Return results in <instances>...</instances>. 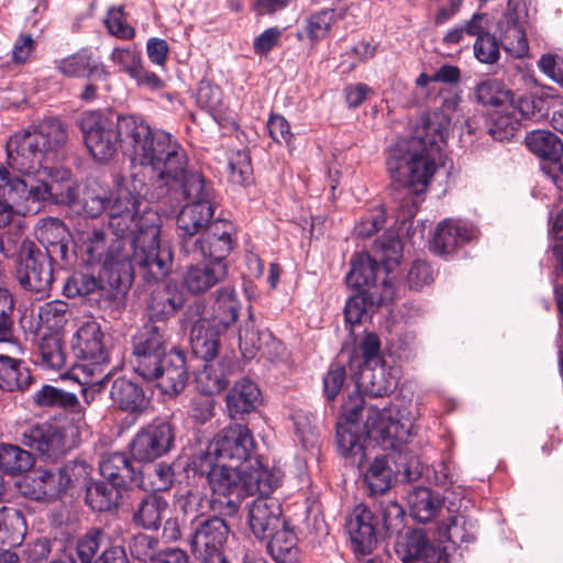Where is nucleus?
<instances>
[{
    "label": "nucleus",
    "instance_id": "nucleus-1",
    "mask_svg": "<svg viewBox=\"0 0 563 563\" xmlns=\"http://www.w3.org/2000/svg\"><path fill=\"white\" fill-rule=\"evenodd\" d=\"M343 410L345 422L338 423L336 442L344 456L352 457L361 468L367 460V446L374 442L384 450H399L398 462L404 466V476L408 482L421 478L423 463L417 455L400 449L412 434V421L393 419L386 407L380 410L357 391L349 396Z\"/></svg>",
    "mask_w": 563,
    "mask_h": 563
},
{
    "label": "nucleus",
    "instance_id": "nucleus-2",
    "mask_svg": "<svg viewBox=\"0 0 563 563\" xmlns=\"http://www.w3.org/2000/svg\"><path fill=\"white\" fill-rule=\"evenodd\" d=\"M448 124L446 114L422 118L411 137L399 140L389 148L387 168L391 179L399 185L402 207L410 205V217L417 211L420 195L437 169L435 159L445 142Z\"/></svg>",
    "mask_w": 563,
    "mask_h": 563
},
{
    "label": "nucleus",
    "instance_id": "nucleus-3",
    "mask_svg": "<svg viewBox=\"0 0 563 563\" xmlns=\"http://www.w3.org/2000/svg\"><path fill=\"white\" fill-rule=\"evenodd\" d=\"M128 236L108 238L102 229H92L79 233V250L82 261L88 265L102 264V280L119 290L131 286V263L126 250Z\"/></svg>",
    "mask_w": 563,
    "mask_h": 563
},
{
    "label": "nucleus",
    "instance_id": "nucleus-4",
    "mask_svg": "<svg viewBox=\"0 0 563 563\" xmlns=\"http://www.w3.org/2000/svg\"><path fill=\"white\" fill-rule=\"evenodd\" d=\"M162 221L155 211H145L129 239L131 282L137 268L148 283L167 276L172 269L173 255L168 246L159 241Z\"/></svg>",
    "mask_w": 563,
    "mask_h": 563
},
{
    "label": "nucleus",
    "instance_id": "nucleus-5",
    "mask_svg": "<svg viewBox=\"0 0 563 563\" xmlns=\"http://www.w3.org/2000/svg\"><path fill=\"white\" fill-rule=\"evenodd\" d=\"M207 457H194L192 471L206 476L212 490L211 507L222 516L238 512L245 497V466L213 462Z\"/></svg>",
    "mask_w": 563,
    "mask_h": 563
},
{
    "label": "nucleus",
    "instance_id": "nucleus-6",
    "mask_svg": "<svg viewBox=\"0 0 563 563\" xmlns=\"http://www.w3.org/2000/svg\"><path fill=\"white\" fill-rule=\"evenodd\" d=\"M92 467L84 459H75L56 470L37 468L25 479L24 494L38 501L62 499L68 490L86 486Z\"/></svg>",
    "mask_w": 563,
    "mask_h": 563
},
{
    "label": "nucleus",
    "instance_id": "nucleus-7",
    "mask_svg": "<svg viewBox=\"0 0 563 563\" xmlns=\"http://www.w3.org/2000/svg\"><path fill=\"white\" fill-rule=\"evenodd\" d=\"M57 183L38 185L27 184L20 177L7 179L0 184V200L20 212H35L41 201L53 200L57 203L74 205L78 198L77 188L67 185L65 191L59 189Z\"/></svg>",
    "mask_w": 563,
    "mask_h": 563
},
{
    "label": "nucleus",
    "instance_id": "nucleus-8",
    "mask_svg": "<svg viewBox=\"0 0 563 563\" xmlns=\"http://www.w3.org/2000/svg\"><path fill=\"white\" fill-rule=\"evenodd\" d=\"M135 159L142 166H147L155 174V184L158 186L164 179H177L184 164H188L185 150L170 133L156 130L155 134L142 147Z\"/></svg>",
    "mask_w": 563,
    "mask_h": 563
},
{
    "label": "nucleus",
    "instance_id": "nucleus-9",
    "mask_svg": "<svg viewBox=\"0 0 563 563\" xmlns=\"http://www.w3.org/2000/svg\"><path fill=\"white\" fill-rule=\"evenodd\" d=\"M251 430L242 423H231L210 441L205 452L195 457H207L213 462L247 466L255 452Z\"/></svg>",
    "mask_w": 563,
    "mask_h": 563
},
{
    "label": "nucleus",
    "instance_id": "nucleus-10",
    "mask_svg": "<svg viewBox=\"0 0 563 563\" xmlns=\"http://www.w3.org/2000/svg\"><path fill=\"white\" fill-rule=\"evenodd\" d=\"M54 261L32 240L23 241L15 261V276L20 286L27 291L46 295L54 280Z\"/></svg>",
    "mask_w": 563,
    "mask_h": 563
},
{
    "label": "nucleus",
    "instance_id": "nucleus-11",
    "mask_svg": "<svg viewBox=\"0 0 563 563\" xmlns=\"http://www.w3.org/2000/svg\"><path fill=\"white\" fill-rule=\"evenodd\" d=\"M143 197L137 190L135 180L118 184L110 195L108 227L113 235L130 236L136 230V223L143 217L141 212ZM146 211H152L146 209Z\"/></svg>",
    "mask_w": 563,
    "mask_h": 563
},
{
    "label": "nucleus",
    "instance_id": "nucleus-12",
    "mask_svg": "<svg viewBox=\"0 0 563 563\" xmlns=\"http://www.w3.org/2000/svg\"><path fill=\"white\" fill-rule=\"evenodd\" d=\"M132 364L135 373L143 379L156 373L166 351V329L147 323L133 336Z\"/></svg>",
    "mask_w": 563,
    "mask_h": 563
},
{
    "label": "nucleus",
    "instance_id": "nucleus-13",
    "mask_svg": "<svg viewBox=\"0 0 563 563\" xmlns=\"http://www.w3.org/2000/svg\"><path fill=\"white\" fill-rule=\"evenodd\" d=\"M85 144L96 161L110 159L118 150L120 142L119 121L114 123L101 112H88L80 122Z\"/></svg>",
    "mask_w": 563,
    "mask_h": 563
},
{
    "label": "nucleus",
    "instance_id": "nucleus-14",
    "mask_svg": "<svg viewBox=\"0 0 563 563\" xmlns=\"http://www.w3.org/2000/svg\"><path fill=\"white\" fill-rule=\"evenodd\" d=\"M384 254L379 261L373 258L367 253L355 254L351 260V271L346 275V283L353 288H369L377 286L375 280L378 273L382 271V266L387 275L394 266L398 265V260L401 254V242L398 238L388 239L387 243L382 244Z\"/></svg>",
    "mask_w": 563,
    "mask_h": 563
},
{
    "label": "nucleus",
    "instance_id": "nucleus-15",
    "mask_svg": "<svg viewBox=\"0 0 563 563\" xmlns=\"http://www.w3.org/2000/svg\"><path fill=\"white\" fill-rule=\"evenodd\" d=\"M229 533V525L223 518L219 516L198 518L192 526L191 550L202 562L228 559L222 548L228 540Z\"/></svg>",
    "mask_w": 563,
    "mask_h": 563
},
{
    "label": "nucleus",
    "instance_id": "nucleus-16",
    "mask_svg": "<svg viewBox=\"0 0 563 563\" xmlns=\"http://www.w3.org/2000/svg\"><path fill=\"white\" fill-rule=\"evenodd\" d=\"M175 438V427L169 421H155L135 434L131 454L140 462H152L173 449Z\"/></svg>",
    "mask_w": 563,
    "mask_h": 563
},
{
    "label": "nucleus",
    "instance_id": "nucleus-17",
    "mask_svg": "<svg viewBox=\"0 0 563 563\" xmlns=\"http://www.w3.org/2000/svg\"><path fill=\"white\" fill-rule=\"evenodd\" d=\"M21 443L37 453L45 462H56L71 449L65 430L49 424H34L21 433Z\"/></svg>",
    "mask_w": 563,
    "mask_h": 563
},
{
    "label": "nucleus",
    "instance_id": "nucleus-18",
    "mask_svg": "<svg viewBox=\"0 0 563 563\" xmlns=\"http://www.w3.org/2000/svg\"><path fill=\"white\" fill-rule=\"evenodd\" d=\"M214 205L186 203L176 221L177 239L180 252H195L198 238L211 225Z\"/></svg>",
    "mask_w": 563,
    "mask_h": 563
},
{
    "label": "nucleus",
    "instance_id": "nucleus-19",
    "mask_svg": "<svg viewBox=\"0 0 563 563\" xmlns=\"http://www.w3.org/2000/svg\"><path fill=\"white\" fill-rule=\"evenodd\" d=\"M234 227L224 219H216L205 233L198 238L195 252H181L194 258H209L210 262L225 263V258L235 246Z\"/></svg>",
    "mask_w": 563,
    "mask_h": 563
},
{
    "label": "nucleus",
    "instance_id": "nucleus-20",
    "mask_svg": "<svg viewBox=\"0 0 563 563\" xmlns=\"http://www.w3.org/2000/svg\"><path fill=\"white\" fill-rule=\"evenodd\" d=\"M394 296L393 283L384 277L380 286L365 288L347 299L344 308L345 322L351 327L362 323L363 320L372 318L378 307L391 301Z\"/></svg>",
    "mask_w": 563,
    "mask_h": 563
},
{
    "label": "nucleus",
    "instance_id": "nucleus-21",
    "mask_svg": "<svg viewBox=\"0 0 563 563\" xmlns=\"http://www.w3.org/2000/svg\"><path fill=\"white\" fill-rule=\"evenodd\" d=\"M188 164L183 165V169L177 179H164L157 188L162 190L158 197L174 191L183 197L187 203L213 205V188L205 176L194 169L187 168Z\"/></svg>",
    "mask_w": 563,
    "mask_h": 563
},
{
    "label": "nucleus",
    "instance_id": "nucleus-22",
    "mask_svg": "<svg viewBox=\"0 0 563 563\" xmlns=\"http://www.w3.org/2000/svg\"><path fill=\"white\" fill-rule=\"evenodd\" d=\"M346 530L356 553H372L380 536V528L374 514L364 505H357L346 519Z\"/></svg>",
    "mask_w": 563,
    "mask_h": 563
},
{
    "label": "nucleus",
    "instance_id": "nucleus-23",
    "mask_svg": "<svg viewBox=\"0 0 563 563\" xmlns=\"http://www.w3.org/2000/svg\"><path fill=\"white\" fill-rule=\"evenodd\" d=\"M8 166L21 174H30L41 166L46 154L30 131L16 133L5 145Z\"/></svg>",
    "mask_w": 563,
    "mask_h": 563
},
{
    "label": "nucleus",
    "instance_id": "nucleus-24",
    "mask_svg": "<svg viewBox=\"0 0 563 563\" xmlns=\"http://www.w3.org/2000/svg\"><path fill=\"white\" fill-rule=\"evenodd\" d=\"M114 290L118 289L111 287L110 284L102 280V268L100 269L99 277H95L90 274L74 273L65 283L63 291L68 298H75L77 296L87 297L95 292L99 295L100 306L104 303V308L118 307L128 289H122L118 296L114 295Z\"/></svg>",
    "mask_w": 563,
    "mask_h": 563
},
{
    "label": "nucleus",
    "instance_id": "nucleus-25",
    "mask_svg": "<svg viewBox=\"0 0 563 563\" xmlns=\"http://www.w3.org/2000/svg\"><path fill=\"white\" fill-rule=\"evenodd\" d=\"M156 367V373L151 377H145L144 380H156V386L163 394L170 397L178 396L188 382L184 353L178 350H170Z\"/></svg>",
    "mask_w": 563,
    "mask_h": 563
},
{
    "label": "nucleus",
    "instance_id": "nucleus-26",
    "mask_svg": "<svg viewBox=\"0 0 563 563\" xmlns=\"http://www.w3.org/2000/svg\"><path fill=\"white\" fill-rule=\"evenodd\" d=\"M185 294L175 283L157 285L146 299V316L154 322H166L184 308Z\"/></svg>",
    "mask_w": 563,
    "mask_h": 563
},
{
    "label": "nucleus",
    "instance_id": "nucleus-27",
    "mask_svg": "<svg viewBox=\"0 0 563 563\" xmlns=\"http://www.w3.org/2000/svg\"><path fill=\"white\" fill-rule=\"evenodd\" d=\"M282 514V506L277 499L271 497L256 498L250 505L247 514V523L252 533L257 539H268L286 523Z\"/></svg>",
    "mask_w": 563,
    "mask_h": 563
},
{
    "label": "nucleus",
    "instance_id": "nucleus-28",
    "mask_svg": "<svg viewBox=\"0 0 563 563\" xmlns=\"http://www.w3.org/2000/svg\"><path fill=\"white\" fill-rule=\"evenodd\" d=\"M73 351L78 358L92 365L108 363L104 333L98 322L87 321L79 327L74 336Z\"/></svg>",
    "mask_w": 563,
    "mask_h": 563
},
{
    "label": "nucleus",
    "instance_id": "nucleus-29",
    "mask_svg": "<svg viewBox=\"0 0 563 563\" xmlns=\"http://www.w3.org/2000/svg\"><path fill=\"white\" fill-rule=\"evenodd\" d=\"M227 263L207 262L189 265L183 275V286L192 295L209 291L228 277Z\"/></svg>",
    "mask_w": 563,
    "mask_h": 563
},
{
    "label": "nucleus",
    "instance_id": "nucleus-30",
    "mask_svg": "<svg viewBox=\"0 0 563 563\" xmlns=\"http://www.w3.org/2000/svg\"><path fill=\"white\" fill-rule=\"evenodd\" d=\"M36 238L47 254L55 261H68L71 235L65 223L57 218L41 220Z\"/></svg>",
    "mask_w": 563,
    "mask_h": 563
},
{
    "label": "nucleus",
    "instance_id": "nucleus-31",
    "mask_svg": "<svg viewBox=\"0 0 563 563\" xmlns=\"http://www.w3.org/2000/svg\"><path fill=\"white\" fill-rule=\"evenodd\" d=\"M99 468L103 478L119 488H125L133 483L144 485L142 481L139 482L143 471L136 467L125 453L108 454L100 462Z\"/></svg>",
    "mask_w": 563,
    "mask_h": 563
},
{
    "label": "nucleus",
    "instance_id": "nucleus-32",
    "mask_svg": "<svg viewBox=\"0 0 563 563\" xmlns=\"http://www.w3.org/2000/svg\"><path fill=\"white\" fill-rule=\"evenodd\" d=\"M211 305L210 322L220 328V330L228 331L233 327L242 309V302L234 287L223 286L217 289L213 295Z\"/></svg>",
    "mask_w": 563,
    "mask_h": 563
},
{
    "label": "nucleus",
    "instance_id": "nucleus-33",
    "mask_svg": "<svg viewBox=\"0 0 563 563\" xmlns=\"http://www.w3.org/2000/svg\"><path fill=\"white\" fill-rule=\"evenodd\" d=\"M168 509V501L156 493H147L132 508V522L144 530L157 531Z\"/></svg>",
    "mask_w": 563,
    "mask_h": 563
},
{
    "label": "nucleus",
    "instance_id": "nucleus-34",
    "mask_svg": "<svg viewBox=\"0 0 563 563\" xmlns=\"http://www.w3.org/2000/svg\"><path fill=\"white\" fill-rule=\"evenodd\" d=\"M225 330L212 324L209 320H201L191 327L190 344L192 353L203 362H214L220 351V338Z\"/></svg>",
    "mask_w": 563,
    "mask_h": 563
},
{
    "label": "nucleus",
    "instance_id": "nucleus-35",
    "mask_svg": "<svg viewBox=\"0 0 563 563\" xmlns=\"http://www.w3.org/2000/svg\"><path fill=\"white\" fill-rule=\"evenodd\" d=\"M110 398L120 410L130 413H142L150 405L143 388L124 377L113 380Z\"/></svg>",
    "mask_w": 563,
    "mask_h": 563
},
{
    "label": "nucleus",
    "instance_id": "nucleus-36",
    "mask_svg": "<svg viewBox=\"0 0 563 563\" xmlns=\"http://www.w3.org/2000/svg\"><path fill=\"white\" fill-rule=\"evenodd\" d=\"M261 401V391L250 379H241L230 389L225 397L229 416L233 420L254 411Z\"/></svg>",
    "mask_w": 563,
    "mask_h": 563
},
{
    "label": "nucleus",
    "instance_id": "nucleus-37",
    "mask_svg": "<svg viewBox=\"0 0 563 563\" xmlns=\"http://www.w3.org/2000/svg\"><path fill=\"white\" fill-rule=\"evenodd\" d=\"M473 238V229H468L457 221L444 220L439 223L435 230L432 249L438 255H450L459 246L470 242Z\"/></svg>",
    "mask_w": 563,
    "mask_h": 563
},
{
    "label": "nucleus",
    "instance_id": "nucleus-38",
    "mask_svg": "<svg viewBox=\"0 0 563 563\" xmlns=\"http://www.w3.org/2000/svg\"><path fill=\"white\" fill-rule=\"evenodd\" d=\"M280 481L279 468H269L256 460L254 465L245 466V497L255 494H258L260 497H269L268 495L279 486Z\"/></svg>",
    "mask_w": 563,
    "mask_h": 563
},
{
    "label": "nucleus",
    "instance_id": "nucleus-39",
    "mask_svg": "<svg viewBox=\"0 0 563 563\" xmlns=\"http://www.w3.org/2000/svg\"><path fill=\"white\" fill-rule=\"evenodd\" d=\"M120 143L122 146L131 148L134 158L140 153L143 146L155 134L150 124L141 117L123 115L118 117Z\"/></svg>",
    "mask_w": 563,
    "mask_h": 563
},
{
    "label": "nucleus",
    "instance_id": "nucleus-40",
    "mask_svg": "<svg viewBox=\"0 0 563 563\" xmlns=\"http://www.w3.org/2000/svg\"><path fill=\"white\" fill-rule=\"evenodd\" d=\"M56 68L67 77H81L87 75L88 78L96 77L104 81V89H109V73L103 66L91 59L86 52H79L60 60H56Z\"/></svg>",
    "mask_w": 563,
    "mask_h": 563
},
{
    "label": "nucleus",
    "instance_id": "nucleus-41",
    "mask_svg": "<svg viewBox=\"0 0 563 563\" xmlns=\"http://www.w3.org/2000/svg\"><path fill=\"white\" fill-rule=\"evenodd\" d=\"M407 503L412 518L421 523L433 520L442 508L443 500L428 487H413Z\"/></svg>",
    "mask_w": 563,
    "mask_h": 563
},
{
    "label": "nucleus",
    "instance_id": "nucleus-42",
    "mask_svg": "<svg viewBox=\"0 0 563 563\" xmlns=\"http://www.w3.org/2000/svg\"><path fill=\"white\" fill-rule=\"evenodd\" d=\"M358 385L364 388L365 396L377 398L390 394L396 388L397 383L395 378L389 375L383 362L361 366Z\"/></svg>",
    "mask_w": 563,
    "mask_h": 563
},
{
    "label": "nucleus",
    "instance_id": "nucleus-43",
    "mask_svg": "<svg viewBox=\"0 0 563 563\" xmlns=\"http://www.w3.org/2000/svg\"><path fill=\"white\" fill-rule=\"evenodd\" d=\"M233 363L229 361L205 362L202 369L196 376L199 390L205 395H213L222 391L228 385V375Z\"/></svg>",
    "mask_w": 563,
    "mask_h": 563
},
{
    "label": "nucleus",
    "instance_id": "nucleus-44",
    "mask_svg": "<svg viewBox=\"0 0 563 563\" xmlns=\"http://www.w3.org/2000/svg\"><path fill=\"white\" fill-rule=\"evenodd\" d=\"M267 550L276 563H297L299 548L295 532L285 523L268 537Z\"/></svg>",
    "mask_w": 563,
    "mask_h": 563
},
{
    "label": "nucleus",
    "instance_id": "nucleus-45",
    "mask_svg": "<svg viewBox=\"0 0 563 563\" xmlns=\"http://www.w3.org/2000/svg\"><path fill=\"white\" fill-rule=\"evenodd\" d=\"M475 97L478 103L488 108L492 113L500 109L514 111V93L497 80H485L476 86Z\"/></svg>",
    "mask_w": 563,
    "mask_h": 563
},
{
    "label": "nucleus",
    "instance_id": "nucleus-46",
    "mask_svg": "<svg viewBox=\"0 0 563 563\" xmlns=\"http://www.w3.org/2000/svg\"><path fill=\"white\" fill-rule=\"evenodd\" d=\"M525 143L530 152L542 159L559 162L563 154L561 139L548 130H534L525 137Z\"/></svg>",
    "mask_w": 563,
    "mask_h": 563
},
{
    "label": "nucleus",
    "instance_id": "nucleus-47",
    "mask_svg": "<svg viewBox=\"0 0 563 563\" xmlns=\"http://www.w3.org/2000/svg\"><path fill=\"white\" fill-rule=\"evenodd\" d=\"M438 551L430 544L424 533L420 530L408 532L401 540L396 543V552L404 563H412L421 558L429 560L433 558Z\"/></svg>",
    "mask_w": 563,
    "mask_h": 563
},
{
    "label": "nucleus",
    "instance_id": "nucleus-48",
    "mask_svg": "<svg viewBox=\"0 0 563 563\" xmlns=\"http://www.w3.org/2000/svg\"><path fill=\"white\" fill-rule=\"evenodd\" d=\"M33 382L29 369L20 360L0 355V388L5 391L25 389Z\"/></svg>",
    "mask_w": 563,
    "mask_h": 563
},
{
    "label": "nucleus",
    "instance_id": "nucleus-49",
    "mask_svg": "<svg viewBox=\"0 0 563 563\" xmlns=\"http://www.w3.org/2000/svg\"><path fill=\"white\" fill-rule=\"evenodd\" d=\"M86 487V504L95 511H111L118 507L121 493L119 487L104 482H96Z\"/></svg>",
    "mask_w": 563,
    "mask_h": 563
},
{
    "label": "nucleus",
    "instance_id": "nucleus-50",
    "mask_svg": "<svg viewBox=\"0 0 563 563\" xmlns=\"http://www.w3.org/2000/svg\"><path fill=\"white\" fill-rule=\"evenodd\" d=\"M30 133L37 140L38 145L46 155L64 146L68 139L64 124L57 119L42 121Z\"/></svg>",
    "mask_w": 563,
    "mask_h": 563
},
{
    "label": "nucleus",
    "instance_id": "nucleus-51",
    "mask_svg": "<svg viewBox=\"0 0 563 563\" xmlns=\"http://www.w3.org/2000/svg\"><path fill=\"white\" fill-rule=\"evenodd\" d=\"M34 465L33 454L19 445L0 443V471L18 476L30 471Z\"/></svg>",
    "mask_w": 563,
    "mask_h": 563
},
{
    "label": "nucleus",
    "instance_id": "nucleus-52",
    "mask_svg": "<svg viewBox=\"0 0 563 563\" xmlns=\"http://www.w3.org/2000/svg\"><path fill=\"white\" fill-rule=\"evenodd\" d=\"M394 471L385 455L375 456L363 475L364 484L371 495L386 493L393 484Z\"/></svg>",
    "mask_w": 563,
    "mask_h": 563
},
{
    "label": "nucleus",
    "instance_id": "nucleus-53",
    "mask_svg": "<svg viewBox=\"0 0 563 563\" xmlns=\"http://www.w3.org/2000/svg\"><path fill=\"white\" fill-rule=\"evenodd\" d=\"M519 110L514 104V111L509 109H500L492 113V124L488 129L493 139L504 142L512 139L519 130Z\"/></svg>",
    "mask_w": 563,
    "mask_h": 563
},
{
    "label": "nucleus",
    "instance_id": "nucleus-54",
    "mask_svg": "<svg viewBox=\"0 0 563 563\" xmlns=\"http://www.w3.org/2000/svg\"><path fill=\"white\" fill-rule=\"evenodd\" d=\"M342 7H331L322 9L311 14L307 20L306 32L311 41L323 38L331 29V25L344 15Z\"/></svg>",
    "mask_w": 563,
    "mask_h": 563
},
{
    "label": "nucleus",
    "instance_id": "nucleus-55",
    "mask_svg": "<svg viewBox=\"0 0 563 563\" xmlns=\"http://www.w3.org/2000/svg\"><path fill=\"white\" fill-rule=\"evenodd\" d=\"M500 44L504 49L515 58H522L528 54L529 44L525 23L510 22L501 27Z\"/></svg>",
    "mask_w": 563,
    "mask_h": 563
},
{
    "label": "nucleus",
    "instance_id": "nucleus-56",
    "mask_svg": "<svg viewBox=\"0 0 563 563\" xmlns=\"http://www.w3.org/2000/svg\"><path fill=\"white\" fill-rule=\"evenodd\" d=\"M38 363L48 369L59 371L65 367L66 357L60 339L56 335L43 336L38 344Z\"/></svg>",
    "mask_w": 563,
    "mask_h": 563
},
{
    "label": "nucleus",
    "instance_id": "nucleus-57",
    "mask_svg": "<svg viewBox=\"0 0 563 563\" xmlns=\"http://www.w3.org/2000/svg\"><path fill=\"white\" fill-rule=\"evenodd\" d=\"M239 347L245 358H253L260 349V333L255 329V319L252 311L239 328Z\"/></svg>",
    "mask_w": 563,
    "mask_h": 563
},
{
    "label": "nucleus",
    "instance_id": "nucleus-58",
    "mask_svg": "<svg viewBox=\"0 0 563 563\" xmlns=\"http://www.w3.org/2000/svg\"><path fill=\"white\" fill-rule=\"evenodd\" d=\"M382 526L380 533L384 537H391L402 531L405 527V510L396 501H388L380 510Z\"/></svg>",
    "mask_w": 563,
    "mask_h": 563
},
{
    "label": "nucleus",
    "instance_id": "nucleus-59",
    "mask_svg": "<svg viewBox=\"0 0 563 563\" xmlns=\"http://www.w3.org/2000/svg\"><path fill=\"white\" fill-rule=\"evenodd\" d=\"M37 405L44 407L73 408L78 404L75 394L64 391L53 386L45 385L34 397Z\"/></svg>",
    "mask_w": 563,
    "mask_h": 563
},
{
    "label": "nucleus",
    "instance_id": "nucleus-60",
    "mask_svg": "<svg viewBox=\"0 0 563 563\" xmlns=\"http://www.w3.org/2000/svg\"><path fill=\"white\" fill-rule=\"evenodd\" d=\"M110 195L106 190L87 187L81 199L82 213L88 218H97L104 211L109 213Z\"/></svg>",
    "mask_w": 563,
    "mask_h": 563
},
{
    "label": "nucleus",
    "instance_id": "nucleus-61",
    "mask_svg": "<svg viewBox=\"0 0 563 563\" xmlns=\"http://www.w3.org/2000/svg\"><path fill=\"white\" fill-rule=\"evenodd\" d=\"M159 541L156 537L137 532L132 536L128 542L131 555L140 561L151 560L153 562Z\"/></svg>",
    "mask_w": 563,
    "mask_h": 563
},
{
    "label": "nucleus",
    "instance_id": "nucleus-62",
    "mask_svg": "<svg viewBox=\"0 0 563 563\" xmlns=\"http://www.w3.org/2000/svg\"><path fill=\"white\" fill-rule=\"evenodd\" d=\"M433 282L434 271L427 261L416 260L412 262L406 275V284L410 290L420 291Z\"/></svg>",
    "mask_w": 563,
    "mask_h": 563
},
{
    "label": "nucleus",
    "instance_id": "nucleus-63",
    "mask_svg": "<svg viewBox=\"0 0 563 563\" xmlns=\"http://www.w3.org/2000/svg\"><path fill=\"white\" fill-rule=\"evenodd\" d=\"M386 222V210L383 206L366 211V213L356 223L354 231L360 238H369L378 232Z\"/></svg>",
    "mask_w": 563,
    "mask_h": 563
},
{
    "label": "nucleus",
    "instance_id": "nucleus-64",
    "mask_svg": "<svg viewBox=\"0 0 563 563\" xmlns=\"http://www.w3.org/2000/svg\"><path fill=\"white\" fill-rule=\"evenodd\" d=\"M356 352L361 354L363 360L358 367L384 362L380 354V339L374 332H365L364 336L357 343Z\"/></svg>",
    "mask_w": 563,
    "mask_h": 563
}]
</instances>
